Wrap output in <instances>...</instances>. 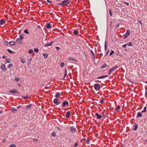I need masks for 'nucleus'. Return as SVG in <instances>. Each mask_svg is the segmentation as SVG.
<instances>
[{"mask_svg": "<svg viewBox=\"0 0 147 147\" xmlns=\"http://www.w3.org/2000/svg\"><path fill=\"white\" fill-rule=\"evenodd\" d=\"M34 51L36 53H37L38 51V49H34Z\"/></svg>", "mask_w": 147, "mask_h": 147, "instance_id": "47", "label": "nucleus"}, {"mask_svg": "<svg viewBox=\"0 0 147 147\" xmlns=\"http://www.w3.org/2000/svg\"><path fill=\"white\" fill-rule=\"evenodd\" d=\"M13 66V65L11 63L8 65L7 67L9 69Z\"/></svg>", "mask_w": 147, "mask_h": 147, "instance_id": "33", "label": "nucleus"}, {"mask_svg": "<svg viewBox=\"0 0 147 147\" xmlns=\"http://www.w3.org/2000/svg\"><path fill=\"white\" fill-rule=\"evenodd\" d=\"M6 22L5 20L4 19H1L0 20V25H3Z\"/></svg>", "mask_w": 147, "mask_h": 147, "instance_id": "9", "label": "nucleus"}, {"mask_svg": "<svg viewBox=\"0 0 147 147\" xmlns=\"http://www.w3.org/2000/svg\"><path fill=\"white\" fill-rule=\"evenodd\" d=\"M90 52L91 53L92 56L94 55V53L92 50H90Z\"/></svg>", "mask_w": 147, "mask_h": 147, "instance_id": "49", "label": "nucleus"}, {"mask_svg": "<svg viewBox=\"0 0 147 147\" xmlns=\"http://www.w3.org/2000/svg\"><path fill=\"white\" fill-rule=\"evenodd\" d=\"M65 75L64 76V78H65V77H66V76H67V70L66 69H65Z\"/></svg>", "mask_w": 147, "mask_h": 147, "instance_id": "34", "label": "nucleus"}, {"mask_svg": "<svg viewBox=\"0 0 147 147\" xmlns=\"http://www.w3.org/2000/svg\"><path fill=\"white\" fill-rule=\"evenodd\" d=\"M130 34V31L129 30H128L126 34V36H127V37L129 36V35Z\"/></svg>", "mask_w": 147, "mask_h": 147, "instance_id": "20", "label": "nucleus"}, {"mask_svg": "<svg viewBox=\"0 0 147 147\" xmlns=\"http://www.w3.org/2000/svg\"><path fill=\"white\" fill-rule=\"evenodd\" d=\"M65 65V63L63 62H62L61 63V67H63Z\"/></svg>", "mask_w": 147, "mask_h": 147, "instance_id": "35", "label": "nucleus"}, {"mask_svg": "<svg viewBox=\"0 0 147 147\" xmlns=\"http://www.w3.org/2000/svg\"><path fill=\"white\" fill-rule=\"evenodd\" d=\"M20 59H21V62L23 63H24L25 62V59L24 58H23L22 57H21L20 58Z\"/></svg>", "mask_w": 147, "mask_h": 147, "instance_id": "21", "label": "nucleus"}, {"mask_svg": "<svg viewBox=\"0 0 147 147\" xmlns=\"http://www.w3.org/2000/svg\"><path fill=\"white\" fill-rule=\"evenodd\" d=\"M127 45L128 46H131L132 45V44L131 42H129L127 44Z\"/></svg>", "mask_w": 147, "mask_h": 147, "instance_id": "38", "label": "nucleus"}, {"mask_svg": "<svg viewBox=\"0 0 147 147\" xmlns=\"http://www.w3.org/2000/svg\"><path fill=\"white\" fill-rule=\"evenodd\" d=\"M47 1L48 3H52V2L51 1H49V0H47Z\"/></svg>", "mask_w": 147, "mask_h": 147, "instance_id": "64", "label": "nucleus"}, {"mask_svg": "<svg viewBox=\"0 0 147 147\" xmlns=\"http://www.w3.org/2000/svg\"><path fill=\"white\" fill-rule=\"evenodd\" d=\"M73 33L75 35H76L78 34V31L77 30H75L74 31Z\"/></svg>", "mask_w": 147, "mask_h": 147, "instance_id": "22", "label": "nucleus"}, {"mask_svg": "<svg viewBox=\"0 0 147 147\" xmlns=\"http://www.w3.org/2000/svg\"><path fill=\"white\" fill-rule=\"evenodd\" d=\"M113 69H112L111 68L109 71L108 72V74L109 75H110V74L111 73V72L113 71Z\"/></svg>", "mask_w": 147, "mask_h": 147, "instance_id": "41", "label": "nucleus"}, {"mask_svg": "<svg viewBox=\"0 0 147 147\" xmlns=\"http://www.w3.org/2000/svg\"><path fill=\"white\" fill-rule=\"evenodd\" d=\"M33 141L36 142H38V140L37 139H36V138H34L33 139Z\"/></svg>", "mask_w": 147, "mask_h": 147, "instance_id": "43", "label": "nucleus"}, {"mask_svg": "<svg viewBox=\"0 0 147 147\" xmlns=\"http://www.w3.org/2000/svg\"><path fill=\"white\" fill-rule=\"evenodd\" d=\"M105 99L104 98H102V99L100 101V102L102 104L103 103V100Z\"/></svg>", "mask_w": 147, "mask_h": 147, "instance_id": "44", "label": "nucleus"}, {"mask_svg": "<svg viewBox=\"0 0 147 147\" xmlns=\"http://www.w3.org/2000/svg\"><path fill=\"white\" fill-rule=\"evenodd\" d=\"M109 50H107V52L106 53V56H107V54H108V53H109Z\"/></svg>", "mask_w": 147, "mask_h": 147, "instance_id": "58", "label": "nucleus"}, {"mask_svg": "<svg viewBox=\"0 0 147 147\" xmlns=\"http://www.w3.org/2000/svg\"><path fill=\"white\" fill-rule=\"evenodd\" d=\"M55 48L57 50H59L60 49V47H56Z\"/></svg>", "mask_w": 147, "mask_h": 147, "instance_id": "53", "label": "nucleus"}, {"mask_svg": "<svg viewBox=\"0 0 147 147\" xmlns=\"http://www.w3.org/2000/svg\"><path fill=\"white\" fill-rule=\"evenodd\" d=\"M124 3L127 5H129V3H128L125 2H124Z\"/></svg>", "mask_w": 147, "mask_h": 147, "instance_id": "62", "label": "nucleus"}, {"mask_svg": "<svg viewBox=\"0 0 147 147\" xmlns=\"http://www.w3.org/2000/svg\"><path fill=\"white\" fill-rule=\"evenodd\" d=\"M121 107L120 106H119L117 107L115 109V110L116 111H118V110L120 109Z\"/></svg>", "mask_w": 147, "mask_h": 147, "instance_id": "30", "label": "nucleus"}, {"mask_svg": "<svg viewBox=\"0 0 147 147\" xmlns=\"http://www.w3.org/2000/svg\"><path fill=\"white\" fill-rule=\"evenodd\" d=\"M8 44V42L7 41H4V44L5 45L7 46Z\"/></svg>", "mask_w": 147, "mask_h": 147, "instance_id": "48", "label": "nucleus"}, {"mask_svg": "<svg viewBox=\"0 0 147 147\" xmlns=\"http://www.w3.org/2000/svg\"><path fill=\"white\" fill-rule=\"evenodd\" d=\"M70 130L71 133L74 132L76 131V129L73 127H70Z\"/></svg>", "mask_w": 147, "mask_h": 147, "instance_id": "6", "label": "nucleus"}, {"mask_svg": "<svg viewBox=\"0 0 147 147\" xmlns=\"http://www.w3.org/2000/svg\"><path fill=\"white\" fill-rule=\"evenodd\" d=\"M107 66V64L106 63L104 64L101 67V69L104 68H105Z\"/></svg>", "mask_w": 147, "mask_h": 147, "instance_id": "24", "label": "nucleus"}, {"mask_svg": "<svg viewBox=\"0 0 147 147\" xmlns=\"http://www.w3.org/2000/svg\"><path fill=\"white\" fill-rule=\"evenodd\" d=\"M28 97V95H27L26 96H22V97L24 99H26Z\"/></svg>", "mask_w": 147, "mask_h": 147, "instance_id": "46", "label": "nucleus"}, {"mask_svg": "<svg viewBox=\"0 0 147 147\" xmlns=\"http://www.w3.org/2000/svg\"><path fill=\"white\" fill-rule=\"evenodd\" d=\"M10 60L9 59H7L6 60V61L8 63H10L11 62Z\"/></svg>", "mask_w": 147, "mask_h": 147, "instance_id": "42", "label": "nucleus"}, {"mask_svg": "<svg viewBox=\"0 0 147 147\" xmlns=\"http://www.w3.org/2000/svg\"><path fill=\"white\" fill-rule=\"evenodd\" d=\"M94 87L96 90H98L100 88V84L98 83H96L94 85Z\"/></svg>", "mask_w": 147, "mask_h": 147, "instance_id": "3", "label": "nucleus"}, {"mask_svg": "<svg viewBox=\"0 0 147 147\" xmlns=\"http://www.w3.org/2000/svg\"><path fill=\"white\" fill-rule=\"evenodd\" d=\"M126 35H124V34L123 35V36H124V38H123L125 39V38H126L127 37V36H126Z\"/></svg>", "mask_w": 147, "mask_h": 147, "instance_id": "56", "label": "nucleus"}, {"mask_svg": "<svg viewBox=\"0 0 147 147\" xmlns=\"http://www.w3.org/2000/svg\"><path fill=\"white\" fill-rule=\"evenodd\" d=\"M108 76H102L99 77H98L97 78V79H102L104 78H105L107 77Z\"/></svg>", "mask_w": 147, "mask_h": 147, "instance_id": "18", "label": "nucleus"}, {"mask_svg": "<svg viewBox=\"0 0 147 147\" xmlns=\"http://www.w3.org/2000/svg\"><path fill=\"white\" fill-rule=\"evenodd\" d=\"M95 115L97 116L96 118L97 119H100L101 118L102 116L98 114V113H96Z\"/></svg>", "mask_w": 147, "mask_h": 147, "instance_id": "11", "label": "nucleus"}, {"mask_svg": "<svg viewBox=\"0 0 147 147\" xmlns=\"http://www.w3.org/2000/svg\"><path fill=\"white\" fill-rule=\"evenodd\" d=\"M119 26V24H117L115 26V28H117Z\"/></svg>", "mask_w": 147, "mask_h": 147, "instance_id": "61", "label": "nucleus"}, {"mask_svg": "<svg viewBox=\"0 0 147 147\" xmlns=\"http://www.w3.org/2000/svg\"><path fill=\"white\" fill-rule=\"evenodd\" d=\"M15 80L17 82H18V81H19L20 80V79L18 78H15Z\"/></svg>", "mask_w": 147, "mask_h": 147, "instance_id": "51", "label": "nucleus"}, {"mask_svg": "<svg viewBox=\"0 0 147 147\" xmlns=\"http://www.w3.org/2000/svg\"><path fill=\"white\" fill-rule=\"evenodd\" d=\"M138 127V125L136 123H134V126H133V128H134L133 130L134 131H136L137 130V129Z\"/></svg>", "mask_w": 147, "mask_h": 147, "instance_id": "8", "label": "nucleus"}, {"mask_svg": "<svg viewBox=\"0 0 147 147\" xmlns=\"http://www.w3.org/2000/svg\"><path fill=\"white\" fill-rule=\"evenodd\" d=\"M145 90L146 91L145 93V97H146V96H147V88H146V86H145Z\"/></svg>", "mask_w": 147, "mask_h": 147, "instance_id": "29", "label": "nucleus"}, {"mask_svg": "<svg viewBox=\"0 0 147 147\" xmlns=\"http://www.w3.org/2000/svg\"><path fill=\"white\" fill-rule=\"evenodd\" d=\"M142 117V115L141 113L139 112L137 113V117Z\"/></svg>", "mask_w": 147, "mask_h": 147, "instance_id": "23", "label": "nucleus"}, {"mask_svg": "<svg viewBox=\"0 0 147 147\" xmlns=\"http://www.w3.org/2000/svg\"><path fill=\"white\" fill-rule=\"evenodd\" d=\"M90 140H87L86 141V143L87 144H89V143H90Z\"/></svg>", "mask_w": 147, "mask_h": 147, "instance_id": "52", "label": "nucleus"}, {"mask_svg": "<svg viewBox=\"0 0 147 147\" xmlns=\"http://www.w3.org/2000/svg\"><path fill=\"white\" fill-rule=\"evenodd\" d=\"M9 92L11 93H12L13 94H15L16 93H18V92L17 90L16 89H13L11 90H9Z\"/></svg>", "mask_w": 147, "mask_h": 147, "instance_id": "7", "label": "nucleus"}, {"mask_svg": "<svg viewBox=\"0 0 147 147\" xmlns=\"http://www.w3.org/2000/svg\"><path fill=\"white\" fill-rule=\"evenodd\" d=\"M24 38L23 35H20L19 36V38L17 39L16 40V42L19 44H22V41Z\"/></svg>", "mask_w": 147, "mask_h": 147, "instance_id": "1", "label": "nucleus"}, {"mask_svg": "<svg viewBox=\"0 0 147 147\" xmlns=\"http://www.w3.org/2000/svg\"><path fill=\"white\" fill-rule=\"evenodd\" d=\"M52 136L55 137L56 136V134L55 132H53L51 134Z\"/></svg>", "mask_w": 147, "mask_h": 147, "instance_id": "39", "label": "nucleus"}, {"mask_svg": "<svg viewBox=\"0 0 147 147\" xmlns=\"http://www.w3.org/2000/svg\"><path fill=\"white\" fill-rule=\"evenodd\" d=\"M9 43L11 46H13L16 45V43L13 40L9 42Z\"/></svg>", "mask_w": 147, "mask_h": 147, "instance_id": "10", "label": "nucleus"}, {"mask_svg": "<svg viewBox=\"0 0 147 147\" xmlns=\"http://www.w3.org/2000/svg\"><path fill=\"white\" fill-rule=\"evenodd\" d=\"M16 147V145L15 144H11L10 145L9 147Z\"/></svg>", "mask_w": 147, "mask_h": 147, "instance_id": "37", "label": "nucleus"}, {"mask_svg": "<svg viewBox=\"0 0 147 147\" xmlns=\"http://www.w3.org/2000/svg\"><path fill=\"white\" fill-rule=\"evenodd\" d=\"M78 146V143H77V142H76L74 144V146L77 147V146Z\"/></svg>", "mask_w": 147, "mask_h": 147, "instance_id": "55", "label": "nucleus"}, {"mask_svg": "<svg viewBox=\"0 0 147 147\" xmlns=\"http://www.w3.org/2000/svg\"><path fill=\"white\" fill-rule=\"evenodd\" d=\"M32 58H31L27 62V64L28 65H29L31 64V60Z\"/></svg>", "mask_w": 147, "mask_h": 147, "instance_id": "28", "label": "nucleus"}, {"mask_svg": "<svg viewBox=\"0 0 147 147\" xmlns=\"http://www.w3.org/2000/svg\"><path fill=\"white\" fill-rule=\"evenodd\" d=\"M11 111L12 112H16L17 111V109H15L14 108H12L11 109Z\"/></svg>", "mask_w": 147, "mask_h": 147, "instance_id": "26", "label": "nucleus"}, {"mask_svg": "<svg viewBox=\"0 0 147 147\" xmlns=\"http://www.w3.org/2000/svg\"><path fill=\"white\" fill-rule=\"evenodd\" d=\"M111 68L112 69L113 71L115 70V69H116L115 67H113Z\"/></svg>", "mask_w": 147, "mask_h": 147, "instance_id": "63", "label": "nucleus"}, {"mask_svg": "<svg viewBox=\"0 0 147 147\" xmlns=\"http://www.w3.org/2000/svg\"><path fill=\"white\" fill-rule=\"evenodd\" d=\"M92 59L93 60H95V59L94 55L92 56Z\"/></svg>", "mask_w": 147, "mask_h": 147, "instance_id": "57", "label": "nucleus"}, {"mask_svg": "<svg viewBox=\"0 0 147 147\" xmlns=\"http://www.w3.org/2000/svg\"><path fill=\"white\" fill-rule=\"evenodd\" d=\"M114 53V51H111V52H110V55H113V53Z\"/></svg>", "mask_w": 147, "mask_h": 147, "instance_id": "50", "label": "nucleus"}, {"mask_svg": "<svg viewBox=\"0 0 147 147\" xmlns=\"http://www.w3.org/2000/svg\"><path fill=\"white\" fill-rule=\"evenodd\" d=\"M69 105V102L68 101H64L63 102L62 106L63 107H65L66 105Z\"/></svg>", "mask_w": 147, "mask_h": 147, "instance_id": "12", "label": "nucleus"}, {"mask_svg": "<svg viewBox=\"0 0 147 147\" xmlns=\"http://www.w3.org/2000/svg\"><path fill=\"white\" fill-rule=\"evenodd\" d=\"M6 142V140L5 139H4V140H3L2 141V142L3 143H5Z\"/></svg>", "mask_w": 147, "mask_h": 147, "instance_id": "60", "label": "nucleus"}, {"mask_svg": "<svg viewBox=\"0 0 147 147\" xmlns=\"http://www.w3.org/2000/svg\"><path fill=\"white\" fill-rule=\"evenodd\" d=\"M60 96V93L59 92H58L55 95V97L56 98H59Z\"/></svg>", "mask_w": 147, "mask_h": 147, "instance_id": "16", "label": "nucleus"}, {"mask_svg": "<svg viewBox=\"0 0 147 147\" xmlns=\"http://www.w3.org/2000/svg\"><path fill=\"white\" fill-rule=\"evenodd\" d=\"M138 22H139V23H140V24L141 25H142V22H141V21L140 20H138Z\"/></svg>", "mask_w": 147, "mask_h": 147, "instance_id": "59", "label": "nucleus"}, {"mask_svg": "<svg viewBox=\"0 0 147 147\" xmlns=\"http://www.w3.org/2000/svg\"><path fill=\"white\" fill-rule=\"evenodd\" d=\"M33 52V50L32 49H30L29 51V53L31 54H32Z\"/></svg>", "mask_w": 147, "mask_h": 147, "instance_id": "40", "label": "nucleus"}, {"mask_svg": "<svg viewBox=\"0 0 147 147\" xmlns=\"http://www.w3.org/2000/svg\"><path fill=\"white\" fill-rule=\"evenodd\" d=\"M46 27L48 29H49L51 28V25L50 23H47L46 24Z\"/></svg>", "mask_w": 147, "mask_h": 147, "instance_id": "15", "label": "nucleus"}, {"mask_svg": "<svg viewBox=\"0 0 147 147\" xmlns=\"http://www.w3.org/2000/svg\"><path fill=\"white\" fill-rule=\"evenodd\" d=\"M109 14H110V16H112V13L111 12V9H109Z\"/></svg>", "mask_w": 147, "mask_h": 147, "instance_id": "45", "label": "nucleus"}, {"mask_svg": "<svg viewBox=\"0 0 147 147\" xmlns=\"http://www.w3.org/2000/svg\"><path fill=\"white\" fill-rule=\"evenodd\" d=\"M68 59L70 60H72L73 62H77V61L76 59L73 58L72 57H69Z\"/></svg>", "mask_w": 147, "mask_h": 147, "instance_id": "13", "label": "nucleus"}, {"mask_svg": "<svg viewBox=\"0 0 147 147\" xmlns=\"http://www.w3.org/2000/svg\"><path fill=\"white\" fill-rule=\"evenodd\" d=\"M127 45V44L123 45L122 46V47H123V48H125Z\"/></svg>", "mask_w": 147, "mask_h": 147, "instance_id": "54", "label": "nucleus"}, {"mask_svg": "<svg viewBox=\"0 0 147 147\" xmlns=\"http://www.w3.org/2000/svg\"><path fill=\"white\" fill-rule=\"evenodd\" d=\"M146 111V107L144 108V110L142 111V113H145Z\"/></svg>", "mask_w": 147, "mask_h": 147, "instance_id": "32", "label": "nucleus"}, {"mask_svg": "<svg viewBox=\"0 0 147 147\" xmlns=\"http://www.w3.org/2000/svg\"><path fill=\"white\" fill-rule=\"evenodd\" d=\"M1 67V68L2 70L3 71H4L6 70V69L5 68V64L2 63Z\"/></svg>", "mask_w": 147, "mask_h": 147, "instance_id": "5", "label": "nucleus"}, {"mask_svg": "<svg viewBox=\"0 0 147 147\" xmlns=\"http://www.w3.org/2000/svg\"><path fill=\"white\" fill-rule=\"evenodd\" d=\"M32 105L31 104L27 105L26 107V109L28 110H29L30 109Z\"/></svg>", "mask_w": 147, "mask_h": 147, "instance_id": "17", "label": "nucleus"}, {"mask_svg": "<svg viewBox=\"0 0 147 147\" xmlns=\"http://www.w3.org/2000/svg\"><path fill=\"white\" fill-rule=\"evenodd\" d=\"M71 114L70 112L69 111H67L66 114V117L67 118H69V116Z\"/></svg>", "mask_w": 147, "mask_h": 147, "instance_id": "14", "label": "nucleus"}, {"mask_svg": "<svg viewBox=\"0 0 147 147\" xmlns=\"http://www.w3.org/2000/svg\"><path fill=\"white\" fill-rule=\"evenodd\" d=\"M44 57L45 58H47L48 55L46 53H43L42 54Z\"/></svg>", "mask_w": 147, "mask_h": 147, "instance_id": "27", "label": "nucleus"}, {"mask_svg": "<svg viewBox=\"0 0 147 147\" xmlns=\"http://www.w3.org/2000/svg\"><path fill=\"white\" fill-rule=\"evenodd\" d=\"M53 43V42H52L50 43L46 44L45 45V47H47L48 46H51L52 45Z\"/></svg>", "mask_w": 147, "mask_h": 147, "instance_id": "19", "label": "nucleus"}, {"mask_svg": "<svg viewBox=\"0 0 147 147\" xmlns=\"http://www.w3.org/2000/svg\"><path fill=\"white\" fill-rule=\"evenodd\" d=\"M53 103L56 105H58L60 103V102L59 101V99L57 98H55L53 100Z\"/></svg>", "mask_w": 147, "mask_h": 147, "instance_id": "4", "label": "nucleus"}, {"mask_svg": "<svg viewBox=\"0 0 147 147\" xmlns=\"http://www.w3.org/2000/svg\"><path fill=\"white\" fill-rule=\"evenodd\" d=\"M107 42L106 41H105V51H106L107 49Z\"/></svg>", "mask_w": 147, "mask_h": 147, "instance_id": "25", "label": "nucleus"}, {"mask_svg": "<svg viewBox=\"0 0 147 147\" xmlns=\"http://www.w3.org/2000/svg\"><path fill=\"white\" fill-rule=\"evenodd\" d=\"M24 32L26 34H29V32H28V30L27 29L25 30L24 31Z\"/></svg>", "mask_w": 147, "mask_h": 147, "instance_id": "36", "label": "nucleus"}, {"mask_svg": "<svg viewBox=\"0 0 147 147\" xmlns=\"http://www.w3.org/2000/svg\"><path fill=\"white\" fill-rule=\"evenodd\" d=\"M70 1L69 0H64L59 3V5H65L69 4Z\"/></svg>", "mask_w": 147, "mask_h": 147, "instance_id": "2", "label": "nucleus"}, {"mask_svg": "<svg viewBox=\"0 0 147 147\" xmlns=\"http://www.w3.org/2000/svg\"><path fill=\"white\" fill-rule=\"evenodd\" d=\"M7 52H9V53H10L12 54L13 53V52L12 51H11L9 49H7Z\"/></svg>", "mask_w": 147, "mask_h": 147, "instance_id": "31", "label": "nucleus"}]
</instances>
